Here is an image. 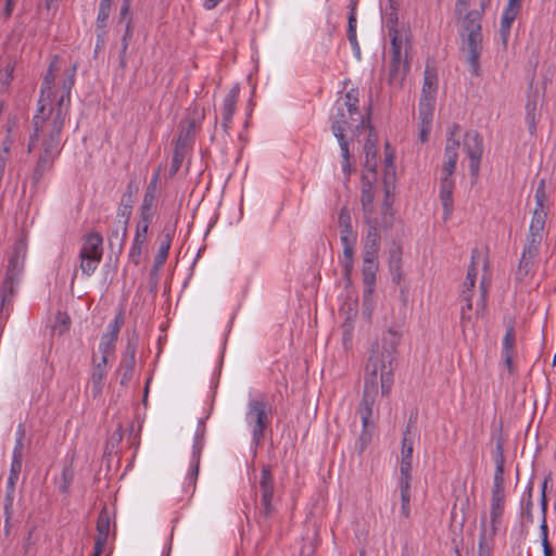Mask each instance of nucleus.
Segmentation results:
<instances>
[{"instance_id": "1", "label": "nucleus", "mask_w": 556, "mask_h": 556, "mask_svg": "<svg viewBox=\"0 0 556 556\" xmlns=\"http://www.w3.org/2000/svg\"><path fill=\"white\" fill-rule=\"evenodd\" d=\"M34 132L29 136L27 151L35 149L36 142H40L38 159L30 176L31 185L38 187L43 177L53 168L54 162L60 155V137L63 127H54V124L45 122L39 114L33 118Z\"/></svg>"}, {"instance_id": "2", "label": "nucleus", "mask_w": 556, "mask_h": 556, "mask_svg": "<svg viewBox=\"0 0 556 556\" xmlns=\"http://www.w3.org/2000/svg\"><path fill=\"white\" fill-rule=\"evenodd\" d=\"M485 7L480 10L468 11L462 21V49L467 51V62L469 71L475 75H479V59L482 52V33L481 20Z\"/></svg>"}, {"instance_id": "3", "label": "nucleus", "mask_w": 556, "mask_h": 556, "mask_svg": "<svg viewBox=\"0 0 556 556\" xmlns=\"http://www.w3.org/2000/svg\"><path fill=\"white\" fill-rule=\"evenodd\" d=\"M394 368L395 364L387 362V358L380 353L379 345L375 344L365 365L364 387L379 389L380 386L381 394L389 395L394 381Z\"/></svg>"}, {"instance_id": "4", "label": "nucleus", "mask_w": 556, "mask_h": 556, "mask_svg": "<svg viewBox=\"0 0 556 556\" xmlns=\"http://www.w3.org/2000/svg\"><path fill=\"white\" fill-rule=\"evenodd\" d=\"M358 90H349L343 98V102H337L336 112L332 114L331 131L340 128L341 135H344L346 128H355V131L367 128V121L358 108Z\"/></svg>"}, {"instance_id": "5", "label": "nucleus", "mask_w": 556, "mask_h": 556, "mask_svg": "<svg viewBox=\"0 0 556 556\" xmlns=\"http://www.w3.org/2000/svg\"><path fill=\"white\" fill-rule=\"evenodd\" d=\"M271 405L264 394L248 402L245 422L251 428L252 442L257 446L262 443L266 429L270 425Z\"/></svg>"}, {"instance_id": "6", "label": "nucleus", "mask_w": 556, "mask_h": 556, "mask_svg": "<svg viewBox=\"0 0 556 556\" xmlns=\"http://www.w3.org/2000/svg\"><path fill=\"white\" fill-rule=\"evenodd\" d=\"M27 252L26 239L21 236L9 256V264L5 275V281L2 283V314L7 309L8 298L14 294V290L18 285L20 277L24 268V260Z\"/></svg>"}, {"instance_id": "7", "label": "nucleus", "mask_w": 556, "mask_h": 556, "mask_svg": "<svg viewBox=\"0 0 556 556\" xmlns=\"http://www.w3.org/2000/svg\"><path fill=\"white\" fill-rule=\"evenodd\" d=\"M76 67L68 70L61 81V91L56 90L54 102L49 105L48 115L41 116L45 122L54 124V127H63L70 111L71 91L75 84Z\"/></svg>"}, {"instance_id": "8", "label": "nucleus", "mask_w": 556, "mask_h": 556, "mask_svg": "<svg viewBox=\"0 0 556 556\" xmlns=\"http://www.w3.org/2000/svg\"><path fill=\"white\" fill-rule=\"evenodd\" d=\"M103 239L98 232L88 233L79 251L80 269L86 276H91L98 268L103 255Z\"/></svg>"}, {"instance_id": "9", "label": "nucleus", "mask_w": 556, "mask_h": 556, "mask_svg": "<svg viewBox=\"0 0 556 556\" xmlns=\"http://www.w3.org/2000/svg\"><path fill=\"white\" fill-rule=\"evenodd\" d=\"M138 333L136 330L127 332V344L125 352L123 353L117 374L121 376L119 383L126 386L130 382L135 366H136V352L138 346Z\"/></svg>"}, {"instance_id": "10", "label": "nucleus", "mask_w": 556, "mask_h": 556, "mask_svg": "<svg viewBox=\"0 0 556 556\" xmlns=\"http://www.w3.org/2000/svg\"><path fill=\"white\" fill-rule=\"evenodd\" d=\"M59 58L53 56L46 75L43 76L41 88H40V99H39V110L38 113L40 116H45V112L47 106L54 102L56 98V90H54V81L56 77V73L59 72Z\"/></svg>"}, {"instance_id": "11", "label": "nucleus", "mask_w": 556, "mask_h": 556, "mask_svg": "<svg viewBox=\"0 0 556 556\" xmlns=\"http://www.w3.org/2000/svg\"><path fill=\"white\" fill-rule=\"evenodd\" d=\"M275 490L274 476L269 466H263L260 477V491H261V515L263 518L268 519L275 511L273 505V496Z\"/></svg>"}, {"instance_id": "12", "label": "nucleus", "mask_w": 556, "mask_h": 556, "mask_svg": "<svg viewBox=\"0 0 556 556\" xmlns=\"http://www.w3.org/2000/svg\"><path fill=\"white\" fill-rule=\"evenodd\" d=\"M464 150L469 157L470 175L477 177L483 153L482 137L477 131H467L464 137Z\"/></svg>"}, {"instance_id": "13", "label": "nucleus", "mask_w": 556, "mask_h": 556, "mask_svg": "<svg viewBox=\"0 0 556 556\" xmlns=\"http://www.w3.org/2000/svg\"><path fill=\"white\" fill-rule=\"evenodd\" d=\"M505 504V490L504 477H494L492 496H491V510L490 518L491 525L498 526L502 522Z\"/></svg>"}, {"instance_id": "14", "label": "nucleus", "mask_w": 556, "mask_h": 556, "mask_svg": "<svg viewBox=\"0 0 556 556\" xmlns=\"http://www.w3.org/2000/svg\"><path fill=\"white\" fill-rule=\"evenodd\" d=\"M23 147V137H22V130L17 124V121L9 119L8 127H7V137L5 140L2 142V154H7L9 156L15 155L17 156L20 152H22ZM5 157L2 155V163L4 162Z\"/></svg>"}, {"instance_id": "15", "label": "nucleus", "mask_w": 556, "mask_h": 556, "mask_svg": "<svg viewBox=\"0 0 556 556\" xmlns=\"http://www.w3.org/2000/svg\"><path fill=\"white\" fill-rule=\"evenodd\" d=\"M454 172H443L440 177V200L443 206V219L450 218L453 211V192L455 189Z\"/></svg>"}, {"instance_id": "16", "label": "nucleus", "mask_w": 556, "mask_h": 556, "mask_svg": "<svg viewBox=\"0 0 556 556\" xmlns=\"http://www.w3.org/2000/svg\"><path fill=\"white\" fill-rule=\"evenodd\" d=\"M410 433V421L407 424L402 439L400 477L399 479H412L414 440Z\"/></svg>"}, {"instance_id": "17", "label": "nucleus", "mask_w": 556, "mask_h": 556, "mask_svg": "<svg viewBox=\"0 0 556 556\" xmlns=\"http://www.w3.org/2000/svg\"><path fill=\"white\" fill-rule=\"evenodd\" d=\"M108 375L106 356L92 355V368L90 377V390L93 397L99 396L104 387V379Z\"/></svg>"}, {"instance_id": "18", "label": "nucleus", "mask_w": 556, "mask_h": 556, "mask_svg": "<svg viewBox=\"0 0 556 556\" xmlns=\"http://www.w3.org/2000/svg\"><path fill=\"white\" fill-rule=\"evenodd\" d=\"M379 389L364 387L363 397L358 406V414L362 419V426H375L374 407L378 396Z\"/></svg>"}, {"instance_id": "19", "label": "nucleus", "mask_w": 556, "mask_h": 556, "mask_svg": "<svg viewBox=\"0 0 556 556\" xmlns=\"http://www.w3.org/2000/svg\"><path fill=\"white\" fill-rule=\"evenodd\" d=\"M22 463H23V458L12 457L10 475H9L8 482H7V496H5L7 503L4 506L7 532H9L10 519L12 517L11 507H12V501H13L14 486H15V482L17 481L18 476L21 473Z\"/></svg>"}, {"instance_id": "20", "label": "nucleus", "mask_w": 556, "mask_h": 556, "mask_svg": "<svg viewBox=\"0 0 556 556\" xmlns=\"http://www.w3.org/2000/svg\"><path fill=\"white\" fill-rule=\"evenodd\" d=\"M402 254L403 252L401 243L393 241L388 250V267L392 281L396 285H400L403 279Z\"/></svg>"}, {"instance_id": "21", "label": "nucleus", "mask_w": 556, "mask_h": 556, "mask_svg": "<svg viewBox=\"0 0 556 556\" xmlns=\"http://www.w3.org/2000/svg\"><path fill=\"white\" fill-rule=\"evenodd\" d=\"M408 70L409 64L406 58H391L388 76L389 85L401 88Z\"/></svg>"}, {"instance_id": "22", "label": "nucleus", "mask_w": 556, "mask_h": 556, "mask_svg": "<svg viewBox=\"0 0 556 556\" xmlns=\"http://www.w3.org/2000/svg\"><path fill=\"white\" fill-rule=\"evenodd\" d=\"M498 530V526L491 525L488 529L485 518L481 521V530L478 541V556H492L494 548V536Z\"/></svg>"}, {"instance_id": "23", "label": "nucleus", "mask_w": 556, "mask_h": 556, "mask_svg": "<svg viewBox=\"0 0 556 556\" xmlns=\"http://www.w3.org/2000/svg\"><path fill=\"white\" fill-rule=\"evenodd\" d=\"M401 342V334L399 331L389 329L381 338L380 353L387 358V362L395 364L397 346Z\"/></svg>"}, {"instance_id": "24", "label": "nucleus", "mask_w": 556, "mask_h": 556, "mask_svg": "<svg viewBox=\"0 0 556 556\" xmlns=\"http://www.w3.org/2000/svg\"><path fill=\"white\" fill-rule=\"evenodd\" d=\"M174 235H175V227L170 226V225H165L163 232L161 235V238H160L159 250L154 257V268L155 269H159L166 262Z\"/></svg>"}, {"instance_id": "25", "label": "nucleus", "mask_w": 556, "mask_h": 556, "mask_svg": "<svg viewBox=\"0 0 556 556\" xmlns=\"http://www.w3.org/2000/svg\"><path fill=\"white\" fill-rule=\"evenodd\" d=\"M239 97V87L232 86L229 92L223 100V109H222V126L225 131H228L232 116L236 110V104Z\"/></svg>"}, {"instance_id": "26", "label": "nucleus", "mask_w": 556, "mask_h": 556, "mask_svg": "<svg viewBox=\"0 0 556 556\" xmlns=\"http://www.w3.org/2000/svg\"><path fill=\"white\" fill-rule=\"evenodd\" d=\"M476 253H478V251L473 250L472 255H471V264L468 267L466 280L464 282V289L462 292V300L464 302H467V308L469 311L471 309V305H472L471 296H472V291H473V288L476 285V277L478 274L477 265L475 262Z\"/></svg>"}, {"instance_id": "27", "label": "nucleus", "mask_w": 556, "mask_h": 556, "mask_svg": "<svg viewBox=\"0 0 556 556\" xmlns=\"http://www.w3.org/2000/svg\"><path fill=\"white\" fill-rule=\"evenodd\" d=\"M540 99L541 92L539 88L533 86V81H530L527 92L526 119L531 129L535 128V112L538 110Z\"/></svg>"}, {"instance_id": "28", "label": "nucleus", "mask_w": 556, "mask_h": 556, "mask_svg": "<svg viewBox=\"0 0 556 556\" xmlns=\"http://www.w3.org/2000/svg\"><path fill=\"white\" fill-rule=\"evenodd\" d=\"M132 204L119 202L115 219V224L119 225L121 228L119 250L123 249L127 239L128 222L132 214Z\"/></svg>"}, {"instance_id": "29", "label": "nucleus", "mask_w": 556, "mask_h": 556, "mask_svg": "<svg viewBox=\"0 0 556 556\" xmlns=\"http://www.w3.org/2000/svg\"><path fill=\"white\" fill-rule=\"evenodd\" d=\"M379 265L363 264L362 277L364 283L363 299L364 302L371 299L376 288V274Z\"/></svg>"}, {"instance_id": "30", "label": "nucleus", "mask_w": 556, "mask_h": 556, "mask_svg": "<svg viewBox=\"0 0 556 556\" xmlns=\"http://www.w3.org/2000/svg\"><path fill=\"white\" fill-rule=\"evenodd\" d=\"M111 517L109 509L103 507L97 519V549H100L101 544H106L110 533Z\"/></svg>"}, {"instance_id": "31", "label": "nucleus", "mask_w": 556, "mask_h": 556, "mask_svg": "<svg viewBox=\"0 0 556 556\" xmlns=\"http://www.w3.org/2000/svg\"><path fill=\"white\" fill-rule=\"evenodd\" d=\"M410 481L412 479H399L397 489L400 491L401 510L403 518L408 519L410 516Z\"/></svg>"}, {"instance_id": "32", "label": "nucleus", "mask_w": 556, "mask_h": 556, "mask_svg": "<svg viewBox=\"0 0 556 556\" xmlns=\"http://www.w3.org/2000/svg\"><path fill=\"white\" fill-rule=\"evenodd\" d=\"M459 131H460L459 125L453 124L450 129V136L447 138L445 150H444V160L451 161L454 164H457L458 147H459V141L454 139V136L458 135Z\"/></svg>"}, {"instance_id": "33", "label": "nucleus", "mask_w": 556, "mask_h": 556, "mask_svg": "<svg viewBox=\"0 0 556 556\" xmlns=\"http://www.w3.org/2000/svg\"><path fill=\"white\" fill-rule=\"evenodd\" d=\"M147 233H142L139 231L135 232L131 247L128 252V261L134 265H139L141 262V255L143 251V247L147 241Z\"/></svg>"}, {"instance_id": "34", "label": "nucleus", "mask_w": 556, "mask_h": 556, "mask_svg": "<svg viewBox=\"0 0 556 556\" xmlns=\"http://www.w3.org/2000/svg\"><path fill=\"white\" fill-rule=\"evenodd\" d=\"M535 258H529L528 256L521 255L518 267L515 271V280L517 282H523L529 276H532L535 271Z\"/></svg>"}, {"instance_id": "35", "label": "nucleus", "mask_w": 556, "mask_h": 556, "mask_svg": "<svg viewBox=\"0 0 556 556\" xmlns=\"http://www.w3.org/2000/svg\"><path fill=\"white\" fill-rule=\"evenodd\" d=\"M110 12L108 10H98L97 21H96V29H97V43L96 48L99 49L105 43L106 36V25L110 16Z\"/></svg>"}, {"instance_id": "36", "label": "nucleus", "mask_w": 556, "mask_h": 556, "mask_svg": "<svg viewBox=\"0 0 556 556\" xmlns=\"http://www.w3.org/2000/svg\"><path fill=\"white\" fill-rule=\"evenodd\" d=\"M186 147L187 146L185 139H182L180 136L174 149L173 159L169 167V176L176 175V173L179 170L186 156Z\"/></svg>"}, {"instance_id": "37", "label": "nucleus", "mask_w": 556, "mask_h": 556, "mask_svg": "<svg viewBox=\"0 0 556 556\" xmlns=\"http://www.w3.org/2000/svg\"><path fill=\"white\" fill-rule=\"evenodd\" d=\"M542 240L543 235L529 232L521 255L528 256L529 258H536Z\"/></svg>"}, {"instance_id": "38", "label": "nucleus", "mask_w": 556, "mask_h": 556, "mask_svg": "<svg viewBox=\"0 0 556 556\" xmlns=\"http://www.w3.org/2000/svg\"><path fill=\"white\" fill-rule=\"evenodd\" d=\"M520 10L506 7L501 17V36L504 42L507 41L513 22L516 20Z\"/></svg>"}, {"instance_id": "39", "label": "nucleus", "mask_w": 556, "mask_h": 556, "mask_svg": "<svg viewBox=\"0 0 556 556\" xmlns=\"http://www.w3.org/2000/svg\"><path fill=\"white\" fill-rule=\"evenodd\" d=\"M334 137L337 138V140L339 142V146L341 149V154L343 157L342 172L344 173L345 176H349L351 174V162H350L351 155H350V151H349V142L345 139V136L341 135L339 127H337L334 129Z\"/></svg>"}, {"instance_id": "40", "label": "nucleus", "mask_w": 556, "mask_h": 556, "mask_svg": "<svg viewBox=\"0 0 556 556\" xmlns=\"http://www.w3.org/2000/svg\"><path fill=\"white\" fill-rule=\"evenodd\" d=\"M534 201H535V206H534L533 211L540 212V213H548L549 204H548V198H547V193H546V184H545L544 179H541L538 184V187H536L535 193H534Z\"/></svg>"}, {"instance_id": "41", "label": "nucleus", "mask_w": 556, "mask_h": 556, "mask_svg": "<svg viewBox=\"0 0 556 556\" xmlns=\"http://www.w3.org/2000/svg\"><path fill=\"white\" fill-rule=\"evenodd\" d=\"M131 37H132V21H131V18H127L125 22V31L122 37V45H121L119 56H118L119 58V66L122 68L126 67V65H127L126 54H127V49L129 46V41L131 40Z\"/></svg>"}, {"instance_id": "42", "label": "nucleus", "mask_w": 556, "mask_h": 556, "mask_svg": "<svg viewBox=\"0 0 556 556\" xmlns=\"http://www.w3.org/2000/svg\"><path fill=\"white\" fill-rule=\"evenodd\" d=\"M368 249L380 248V231L377 226V222H370L368 224L367 232L364 239V247Z\"/></svg>"}, {"instance_id": "43", "label": "nucleus", "mask_w": 556, "mask_h": 556, "mask_svg": "<svg viewBox=\"0 0 556 556\" xmlns=\"http://www.w3.org/2000/svg\"><path fill=\"white\" fill-rule=\"evenodd\" d=\"M493 459L495 463L494 477H504L505 456H504L503 440L501 438H498L496 441V445L493 451Z\"/></svg>"}, {"instance_id": "44", "label": "nucleus", "mask_w": 556, "mask_h": 556, "mask_svg": "<svg viewBox=\"0 0 556 556\" xmlns=\"http://www.w3.org/2000/svg\"><path fill=\"white\" fill-rule=\"evenodd\" d=\"M435 90H437L435 76L430 75L429 71L427 70L425 73V80H424L420 99H425L426 101H433Z\"/></svg>"}, {"instance_id": "45", "label": "nucleus", "mask_w": 556, "mask_h": 556, "mask_svg": "<svg viewBox=\"0 0 556 556\" xmlns=\"http://www.w3.org/2000/svg\"><path fill=\"white\" fill-rule=\"evenodd\" d=\"M356 16L354 12V8L352 9V12L349 14V21H348V39L356 54L361 53L359 45L356 37Z\"/></svg>"}, {"instance_id": "46", "label": "nucleus", "mask_w": 556, "mask_h": 556, "mask_svg": "<svg viewBox=\"0 0 556 556\" xmlns=\"http://www.w3.org/2000/svg\"><path fill=\"white\" fill-rule=\"evenodd\" d=\"M364 151L366 154V161H365V167L370 170L375 172L376 169V154H377V148L374 140H371V134H369L368 139L364 146Z\"/></svg>"}, {"instance_id": "47", "label": "nucleus", "mask_w": 556, "mask_h": 556, "mask_svg": "<svg viewBox=\"0 0 556 556\" xmlns=\"http://www.w3.org/2000/svg\"><path fill=\"white\" fill-rule=\"evenodd\" d=\"M546 218H547V213H540V212L533 211L530 227H529V232L543 235Z\"/></svg>"}, {"instance_id": "48", "label": "nucleus", "mask_w": 556, "mask_h": 556, "mask_svg": "<svg viewBox=\"0 0 556 556\" xmlns=\"http://www.w3.org/2000/svg\"><path fill=\"white\" fill-rule=\"evenodd\" d=\"M390 37H391V50H392V56L391 58H404L402 50L404 48V39L400 31L397 29L390 30Z\"/></svg>"}, {"instance_id": "49", "label": "nucleus", "mask_w": 556, "mask_h": 556, "mask_svg": "<svg viewBox=\"0 0 556 556\" xmlns=\"http://www.w3.org/2000/svg\"><path fill=\"white\" fill-rule=\"evenodd\" d=\"M200 464L190 463L189 472L185 479V492L193 494L199 476Z\"/></svg>"}, {"instance_id": "50", "label": "nucleus", "mask_w": 556, "mask_h": 556, "mask_svg": "<svg viewBox=\"0 0 556 556\" xmlns=\"http://www.w3.org/2000/svg\"><path fill=\"white\" fill-rule=\"evenodd\" d=\"M374 429L375 426L366 428L363 426V430L358 437V440L355 443V450L359 455L363 454L367 445L370 443Z\"/></svg>"}, {"instance_id": "51", "label": "nucleus", "mask_w": 556, "mask_h": 556, "mask_svg": "<svg viewBox=\"0 0 556 556\" xmlns=\"http://www.w3.org/2000/svg\"><path fill=\"white\" fill-rule=\"evenodd\" d=\"M124 323V312L123 309H119V312L115 315L114 319L108 325V331L104 334L117 339Z\"/></svg>"}, {"instance_id": "52", "label": "nucleus", "mask_w": 556, "mask_h": 556, "mask_svg": "<svg viewBox=\"0 0 556 556\" xmlns=\"http://www.w3.org/2000/svg\"><path fill=\"white\" fill-rule=\"evenodd\" d=\"M341 264L344 276L349 278L354 268V248H343Z\"/></svg>"}, {"instance_id": "53", "label": "nucleus", "mask_w": 556, "mask_h": 556, "mask_svg": "<svg viewBox=\"0 0 556 556\" xmlns=\"http://www.w3.org/2000/svg\"><path fill=\"white\" fill-rule=\"evenodd\" d=\"M532 491H533V485L532 483H529L527 489H526V492L523 494V498H522V503H525V507H523V515L525 517L527 518V520L529 522H533V515H532V507H533V502H532Z\"/></svg>"}, {"instance_id": "54", "label": "nucleus", "mask_w": 556, "mask_h": 556, "mask_svg": "<svg viewBox=\"0 0 556 556\" xmlns=\"http://www.w3.org/2000/svg\"><path fill=\"white\" fill-rule=\"evenodd\" d=\"M139 215H140V220L137 224L136 231L148 235V229H149L150 224L152 223L154 212H153V210L140 208Z\"/></svg>"}, {"instance_id": "55", "label": "nucleus", "mask_w": 556, "mask_h": 556, "mask_svg": "<svg viewBox=\"0 0 556 556\" xmlns=\"http://www.w3.org/2000/svg\"><path fill=\"white\" fill-rule=\"evenodd\" d=\"M339 228L340 233L354 232L352 228L351 214L346 207H342L339 213Z\"/></svg>"}, {"instance_id": "56", "label": "nucleus", "mask_w": 556, "mask_h": 556, "mask_svg": "<svg viewBox=\"0 0 556 556\" xmlns=\"http://www.w3.org/2000/svg\"><path fill=\"white\" fill-rule=\"evenodd\" d=\"M117 339H114L112 337H109L106 334H102L99 343V351L101 353V356H109L114 353L115 351V343Z\"/></svg>"}, {"instance_id": "57", "label": "nucleus", "mask_w": 556, "mask_h": 556, "mask_svg": "<svg viewBox=\"0 0 556 556\" xmlns=\"http://www.w3.org/2000/svg\"><path fill=\"white\" fill-rule=\"evenodd\" d=\"M432 101H426L425 99H420L419 102V118L420 124H432Z\"/></svg>"}, {"instance_id": "58", "label": "nucleus", "mask_w": 556, "mask_h": 556, "mask_svg": "<svg viewBox=\"0 0 556 556\" xmlns=\"http://www.w3.org/2000/svg\"><path fill=\"white\" fill-rule=\"evenodd\" d=\"M471 311H472V308L470 311L467 308V303L464 306H462L460 327H462L463 332H466L468 330H473V328H475Z\"/></svg>"}, {"instance_id": "59", "label": "nucleus", "mask_w": 556, "mask_h": 556, "mask_svg": "<svg viewBox=\"0 0 556 556\" xmlns=\"http://www.w3.org/2000/svg\"><path fill=\"white\" fill-rule=\"evenodd\" d=\"M479 288H480V300L477 303V307H476V312H475L476 318H478L479 316H483L485 313V309H486L488 285L482 280L480 282Z\"/></svg>"}, {"instance_id": "60", "label": "nucleus", "mask_w": 556, "mask_h": 556, "mask_svg": "<svg viewBox=\"0 0 556 556\" xmlns=\"http://www.w3.org/2000/svg\"><path fill=\"white\" fill-rule=\"evenodd\" d=\"M479 288H480V300L477 303V307H476V312H475L476 318H478L479 316H483L485 313V309H486L488 285L482 280L480 282Z\"/></svg>"}, {"instance_id": "61", "label": "nucleus", "mask_w": 556, "mask_h": 556, "mask_svg": "<svg viewBox=\"0 0 556 556\" xmlns=\"http://www.w3.org/2000/svg\"><path fill=\"white\" fill-rule=\"evenodd\" d=\"M541 536H542V547L544 556H553V548L548 541V528L546 525V517L542 518V523L540 526Z\"/></svg>"}, {"instance_id": "62", "label": "nucleus", "mask_w": 556, "mask_h": 556, "mask_svg": "<svg viewBox=\"0 0 556 556\" xmlns=\"http://www.w3.org/2000/svg\"><path fill=\"white\" fill-rule=\"evenodd\" d=\"M514 344H515V330L513 327H508L506 329V333L503 338L502 343V354L505 353H514Z\"/></svg>"}, {"instance_id": "63", "label": "nucleus", "mask_w": 556, "mask_h": 556, "mask_svg": "<svg viewBox=\"0 0 556 556\" xmlns=\"http://www.w3.org/2000/svg\"><path fill=\"white\" fill-rule=\"evenodd\" d=\"M138 192V186L135 180H130L127 184L126 191L122 194L121 202L132 204L136 200V194Z\"/></svg>"}, {"instance_id": "64", "label": "nucleus", "mask_w": 556, "mask_h": 556, "mask_svg": "<svg viewBox=\"0 0 556 556\" xmlns=\"http://www.w3.org/2000/svg\"><path fill=\"white\" fill-rule=\"evenodd\" d=\"M378 252L379 249L363 248V264L379 265Z\"/></svg>"}]
</instances>
